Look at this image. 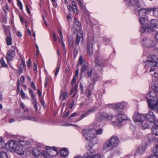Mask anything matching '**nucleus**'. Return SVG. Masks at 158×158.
Segmentation results:
<instances>
[{"label":"nucleus","mask_w":158,"mask_h":158,"mask_svg":"<svg viewBox=\"0 0 158 158\" xmlns=\"http://www.w3.org/2000/svg\"><path fill=\"white\" fill-rule=\"evenodd\" d=\"M156 83L155 82L154 85L152 87L153 90L148 94L146 98L149 107L158 111V85H156Z\"/></svg>","instance_id":"nucleus-1"},{"label":"nucleus","mask_w":158,"mask_h":158,"mask_svg":"<svg viewBox=\"0 0 158 158\" xmlns=\"http://www.w3.org/2000/svg\"><path fill=\"white\" fill-rule=\"evenodd\" d=\"M33 154L35 157L41 155L43 156L44 158H50L51 156H54V154H56V148H53L49 147H47L46 148H38L32 151Z\"/></svg>","instance_id":"nucleus-2"},{"label":"nucleus","mask_w":158,"mask_h":158,"mask_svg":"<svg viewBox=\"0 0 158 158\" xmlns=\"http://www.w3.org/2000/svg\"><path fill=\"white\" fill-rule=\"evenodd\" d=\"M144 120L146 121H144V123L142 126L143 128H150L152 124H153L154 128H158V126L154 123L156 121V118L152 112L150 111L146 114H144Z\"/></svg>","instance_id":"nucleus-3"},{"label":"nucleus","mask_w":158,"mask_h":158,"mask_svg":"<svg viewBox=\"0 0 158 158\" xmlns=\"http://www.w3.org/2000/svg\"><path fill=\"white\" fill-rule=\"evenodd\" d=\"M6 147L11 151H14L19 155L24 154V151L23 148L18 145L17 141L13 140L8 141L6 144Z\"/></svg>","instance_id":"nucleus-4"},{"label":"nucleus","mask_w":158,"mask_h":158,"mask_svg":"<svg viewBox=\"0 0 158 158\" xmlns=\"http://www.w3.org/2000/svg\"><path fill=\"white\" fill-rule=\"evenodd\" d=\"M95 129H84L82 133L85 138L93 144L97 143V139L95 136Z\"/></svg>","instance_id":"nucleus-5"},{"label":"nucleus","mask_w":158,"mask_h":158,"mask_svg":"<svg viewBox=\"0 0 158 158\" xmlns=\"http://www.w3.org/2000/svg\"><path fill=\"white\" fill-rule=\"evenodd\" d=\"M119 143L118 138L116 136H114L106 142L103 146V149L106 151H109L116 147Z\"/></svg>","instance_id":"nucleus-6"},{"label":"nucleus","mask_w":158,"mask_h":158,"mask_svg":"<svg viewBox=\"0 0 158 158\" xmlns=\"http://www.w3.org/2000/svg\"><path fill=\"white\" fill-rule=\"evenodd\" d=\"M139 8L138 7H135V11L136 15L140 17L145 15L146 14H148L152 11L153 12V14L155 16H157L156 15L157 11H156V8H148L147 9L142 8L138 10Z\"/></svg>","instance_id":"nucleus-7"},{"label":"nucleus","mask_w":158,"mask_h":158,"mask_svg":"<svg viewBox=\"0 0 158 158\" xmlns=\"http://www.w3.org/2000/svg\"><path fill=\"white\" fill-rule=\"evenodd\" d=\"M144 64V66L146 68L154 66L158 67V58L154 55L150 56Z\"/></svg>","instance_id":"nucleus-8"},{"label":"nucleus","mask_w":158,"mask_h":158,"mask_svg":"<svg viewBox=\"0 0 158 158\" xmlns=\"http://www.w3.org/2000/svg\"><path fill=\"white\" fill-rule=\"evenodd\" d=\"M144 117L143 114H135L133 116V118L134 121L139 127H140L142 125L143 126V124L144 123Z\"/></svg>","instance_id":"nucleus-9"},{"label":"nucleus","mask_w":158,"mask_h":158,"mask_svg":"<svg viewBox=\"0 0 158 158\" xmlns=\"http://www.w3.org/2000/svg\"><path fill=\"white\" fill-rule=\"evenodd\" d=\"M94 44V38L89 39L88 41L87 45V52L88 55H91L92 54V49Z\"/></svg>","instance_id":"nucleus-10"},{"label":"nucleus","mask_w":158,"mask_h":158,"mask_svg":"<svg viewBox=\"0 0 158 158\" xmlns=\"http://www.w3.org/2000/svg\"><path fill=\"white\" fill-rule=\"evenodd\" d=\"M142 42L143 45H145L147 47L151 48L154 45L152 40L146 38L143 39Z\"/></svg>","instance_id":"nucleus-11"},{"label":"nucleus","mask_w":158,"mask_h":158,"mask_svg":"<svg viewBox=\"0 0 158 158\" xmlns=\"http://www.w3.org/2000/svg\"><path fill=\"white\" fill-rule=\"evenodd\" d=\"M83 31L82 30H78L76 35V39L75 42V44L77 45L79 44V42H83Z\"/></svg>","instance_id":"nucleus-12"},{"label":"nucleus","mask_w":158,"mask_h":158,"mask_svg":"<svg viewBox=\"0 0 158 158\" xmlns=\"http://www.w3.org/2000/svg\"><path fill=\"white\" fill-rule=\"evenodd\" d=\"M139 22L143 26H147L150 23V21L147 17H140L139 18Z\"/></svg>","instance_id":"nucleus-13"},{"label":"nucleus","mask_w":158,"mask_h":158,"mask_svg":"<svg viewBox=\"0 0 158 158\" xmlns=\"http://www.w3.org/2000/svg\"><path fill=\"white\" fill-rule=\"evenodd\" d=\"M130 3L129 2L128 0H127V3L129 6H132L135 7H138L139 8L141 7V5L139 3V0H131Z\"/></svg>","instance_id":"nucleus-14"},{"label":"nucleus","mask_w":158,"mask_h":158,"mask_svg":"<svg viewBox=\"0 0 158 158\" xmlns=\"http://www.w3.org/2000/svg\"><path fill=\"white\" fill-rule=\"evenodd\" d=\"M74 25L75 27H73L72 28V30L73 31L74 34H75L76 33L77 29H80L81 27V23L78 21L76 20L75 18H74ZM80 30V29H79V30Z\"/></svg>","instance_id":"nucleus-15"},{"label":"nucleus","mask_w":158,"mask_h":158,"mask_svg":"<svg viewBox=\"0 0 158 158\" xmlns=\"http://www.w3.org/2000/svg\"><path fill=\"white\" fill-rule=\"evenodd\" d=\"M111 107L113 108L114 109H116L117 110H123L125 107V105L122 103H120L116 104H110Z\"/></svg>","instance_id":"nucleus-16"},{"label":"nucleus","mask_w":158,"mask_h":158,"mask_svg":"<svg viewBox=\"0 0 158 158\" xmlns=\"http://www.w3.org/2000/svg\"><path fill=\"white\" fill-rule=\"evenodd\" d=\"M82 158H100V156L99 154L92 155L91 152H88L86 155H84Z\"/></svg>","instance_id":"nucleus-17"},{"label":"nucleus","mask_w":158,"mask_h":158,"mask_svg":"<svg viewBox=\"0 0 158 158\" xmlns=\"http://www.w3.org/2000/svg\"><path fill=\"white\" fill-rule=\"evenodd\" d=\"M15 54V50H10L7 53L6 59L8 61L11 60Z\"/></svg>","instance_id":"nucleus-18"},{"label":"nucleus","mask_w":158,"mask_h":158,"mask_svg":"<svg viewBox=\"0 0 158 158\" xmlns=\"http://www.w3.org/2000/svg\"><path fill=\"white\" fill-rule=\"evenodd\" d=\"M142 30L143 32H151L153 30V28L152 26H150L149 24L147 26H143L142 27Z\"/></svg>","instance_id":"nucleus-19"},{"label":"nucleus","mask_w":158,"mask_h":158,"mask_svg":"<svg viewBox=\"0 0 158 158\" xmlns=\"http://www.w3.org/2000/svg\"><path fill=\"white\" fill-rule=\"evenodd\" d=\"M145 146L143 145H141L139 146L137 149L136 151V153L139 154H143L145 151Z\"/></svg>","instance_id":"nucleus-20"},{"label":"nucleus","mask_w":158,"mask_h":158,"mask_svg":"<svg viewBox=\"0 0 158 158\" xmlns=\"http://www.w3.org/2000/svg\"><path fill=\"white\" fill-rule=\"evenodd\" d=\"M117 119L119 122H121L122 121L126 120L127 117L125 114H119L117 115Z\"/></svg>","instance_id":"nucleus-21"},{"label":"nucleus","mask_w":158,"mask_h":158,"mask_svg":"<svg viewBox=\"0 0 158 158\" xmlns=\"http://www.w3.org/2000/svg\"><path fill=\"white\" fill-rule=\"evenodd\" d=\"M61 156L62 157H65L69 154V151L66 148H64L60 151Z\"/></svg>","instance_id":"nucleus-22"},{"label":"nucleus","mask_w":158,"mask_h":158,"mask_svg":"<svg viewBox=\"0 0 158 158\" xmlns=\"http://www.w3.org/2000/svg\"><path fill=\"white\" fill-rule=\"evenodd\" d=\"M153 155L152 156L151 158H158V145H156L153 150Z\"/></svg>","instance_id":"nucleus-23"},{"label":"nucleus","mask_w":158,"mask_h":158,"mask_svg":"<svg viewBox=\"0 0 158 158\" xmlns=\"http://www.w3.org/2000/svg\"><path fill=\"white\" fill-rule=\"evenodd\" d=\"M3 30L6 36L8 35H11L10 33V27L9 26H7L6 25H3Z\"/></svg>","instance_id":"nucleus-24"},{"label":"nucleus","mask_w":158,"mask_h":158,"mask_svg":"<svg viewBox=\"0 0 158 158\" xmlns=\"http://www.w3.org/2000/svg\"><path fill=\"white\" fill-rule=\"evenodd\" d=\"M19 144L23 146H25L29 144V142L27 140L24 139H20L19 140Z\"/></svg>","instance_id":"nucleus-25"},{"label":"nucleus","mask_w":158,"mask_h":158,"mask_svg":"<svg viewBox=\"0 0 158 158\" xmlns=\"http://www.w3.org/2000/svg\"><path fill=\"white\" fill-rule=\"evenodd\" d=\"M68 93L66 92H60V99L62 101L67 97Z\"/></svg>","instance_id":"nucleus-26"},{"label":"nucleus","mask_w":158,"mask_h":158,"mask_svg":"<svg viewBox=\"0 0 158 158\" xmlns=\"http://www.w3.org/2000/svg\"><path fill=\"white\" fill-rule=\"evenodd\" d=\"M151 26L158 28V20L156 19H152L150 22Z\"/></svg>","instance_id":"nucleus-27"},{"label":"nucleus","mask_w":158,"mask_h":158,"mask_svg":"<svg viewBox=\"0 0 158 158\" xmlns=\"http://www.w3.org/2000/svg\"><path fill=\"white\" fill-rule=\"evenodd\" d=\"M88 67H90L88 66V64L87 63H85L83 64L81 69V72L82 73L85 71H86L88 70Z\"/></svg>","instance_id":"nucleus-28"},{"label":"nucleus","mask_w":158,"mask_h":158,"mask_svg":"<svg viewBox=\"0 0 158 158\" xmlns=\"http://www.w3.org/2000/svg\"><path fill=\"white\" fill-rule=\"evenodd\" d=\"M102 115L103 117L104 118L108 120H110L112 118V115H110L108 114L105 113H103Z\"/></svg>","instance_id":"nucleus-29"},{"label":"nucleus","mask_w":158,"mask_h":158,"mask_svg":"<svg viewBox=\"0 0 158 158\" xmlns=\"http://www.w3.org/2000/svg\"><path fill=\"white\" fill-rule=\"evenodd\" d=\"M11 35H8L6 36L7 37L6 39V44L8 45H11L12 44V38L10 37Z\"/></svg>","instance_id":"nucleus-30"},{"label":"nucleus","mask_w":158,"mask_h":158,"mask_svg":"<svg viewBox=\"0 0 158 158\" xmlns=\"http://www.w3.org/2000/svg\"><path fill=\"white\" fill-rule=\"evenodd\" d=\"M24 119L27 120H30L32 121H36L37 120L36 118L34 117L25 116L24 117Z\"/></svg>","instance_id":"nucleus-31"},{"label":"nucleus","mask_w":158,"mask_h":158,"mask_svg":"<svg viewBox=\"0 0 158 158\" xmlns=\"http://www.w3.org/2000/svg\"><path fill=\"white\" fill-rule=\"evenodd\" d=\"M0 158H8L6 153L4 151L0 152Z\"/></svg>","instance_id":"nucleus-32"},{"label":"nucleus","mask_w":158,"mask_h":158,"mask_svg":"<svg viewBox=\"0 0 158 158\" xmlns=\"http://www.w3.org/2000/svg\"><path fill=\"white\" fill-rule=\"evenodd\" d=\"M101 123H98V124L97 123H93L91 125L90 127L91 128H95V127H102L101 125Z\"/></svg>","instance_id":"nucleus-33"},{"label":"nucleus","mask_w":158,"mask_h":158,"mask_svg":"<svg viewBox=\"0 0 158 158\" xmlns=\"http://www.w3.org/2000/svg\"><path fill=\"white\" fill-rule=\"evenodd\" d=\"M72 4L73 6V9L74 13L76 14H78V10L77 8V6L76 3L74 2H72Z\"/></svg>","instance_id":"nucleus-34"},{"label":"nucleus","mask_w":158,"mask_h":158,"mask_svg":"<svg viewBox=\"0 0 158 158\" xmlns=\"http://www.w3.org/2000/svg\"><path fill=\"white\" fill-rule=\"evenodd\" d=\"M92 68L91 67L88 68V70L86 71L87 72V73L88 77H89L91 76L92 73Z\"/></svg>","instance_id":"nucleus-35"},{"label":"nucleus","mask_w":158,"mask_h":158,"mask_svg":"<svg viewBox=\"0 0 158 158\" xmlns=\"http://www.w3.org/2000/svg\"><path fill=\"white\" fill-rule=\"evenodd\" d=\"M102 132L103 130L102 129H97V130L95 129V132H94V133L96 136V135L102 134Z\"/></svg>","instance_id":"nucleus-36"},{"label":"nucleus","mask_w":158,"mask_h":158,"mask_svg":"<svg viewBox=\"0 0 158 158\" xmlns=\"http://www.w3.org/2000/svg\"><path fill=\"white\" fill-rule=\"evenodd\" d=\"M148 138L149 142H151L152 141H153L154 138V137L153 135L150 134L148 135Z\"/></svg>","instance_id":"nucleus-37"},{"label":"nucleus","mask_w":158,"mask_h":158,"mask_svg":"<svg viewBox=\"0 0 158 158\" xmlns=\"http://www.w3.org/2000/svg\"><path fill=\"white\" fill-rule=\"evenodd\" d=\"M94 108H92L88 109L86 111V114H87L88 115L90 114L91 113L94 112Z\"/></svg>","instance_id":"nucleus-38"},{"label":"nucleus","mask_w":158,"mask_h":158,"mask_svg":"<svg viewBox=\"0 0 158 158\" xmlns=\"http://www.w3.org/2000/svg\"><path fill=\"white\" fill-rule=\"evenodd\" d=\"M4 144L2 138L0 137V148H3L4 145Z\"/></svg>","instance_id":"nucleus-39"},{"label":"nucleus","mask_w":158,"mask_h":158,"mask_svg":"<svg viewBox=\"0 0 158 158\" xmlns=\"http://www.w3.org/2000/svg\"><path fill=\"white\" fill-rule=\"evenodd\" d=\"M24 67L23 66V65H20L19 66L18 72L19 73L21 74L23 73V68Z\"/></svg>","instance_id":"nucleus-40"},{"label":"nucleus","mask_w":158,"mask_h":158,"mask_svg":"<svg viewBox=\"0 0 158 158\" xmlns=\"http://www.w3.org/2000/svg\"><path fill=\"white\" fill-rule=\"evenodd\" d=\"M94 144H93L91 142L90 143H89V144H88L87 146H86V148L88 150H91L92 149L93 146Z\"/></svg>","instance_id":"nucleus-41"},{"label":"nucleus","mask_w":158,"mask_h":158,"mask_svg":"<svg viewBox=\"0 0 158 158\" xmlns=\"http://www.w3.org/2000/svg\"><path fill=\"white\" fill-rule=\"evenodd\" d=\"M17 5L19 7V9L21 10H22L23 8V5L22 3L19 0H17Z\"/></svg>","instance_id":"nucleus-42"},{"label":"nucleus","mask_w":158,"mask_h":158,"mask_svg":"<svg viewBox=\"0 0 158 158\" xmlns=\"http://www.w3.org/2000/svg\"><path fill=\"white\" fill-rule=\"evenodd\" d=\"M21 98L23 99H25L26 98L25 94L22 89H21Z\"/></svg>","instance_id":"nucleus-43"},{"label":"nucleus","mask_w":158,"mask_h":158,"mask_svg":"<svg viewBox=\"0 0 158 158\" xmlns=\"http://www.w3.org/2000/svg\"><path fill=\"white\" fill-rule=\"evenodd\" d=\"M68 41L69 43V45L70 47L72 46L73 44V39L72 38H69L68 39Z\"/></svg>","instance_id":"nucleus-44"},{"label":"nucleus","mask_w":158,"mask_h":158,"mask_svg":"<svg viewBox=\"0 0 158 158\" xmlns=\"http://www.w3.org/2000/svg\"><path fill=\"white\" fill-rule=\"evenodd\" d=\"M86 95L88 98H90L91 96V94L90 91L89 90H87L86 91Z\"/></svg>","instance_id":"nucleus-45"},{"label":"nucleus","mask_w":158,"mask_h":158,"mask_svg":"<svg viewBox=\"0 0 158 158\" xmlns=\"http://www.w3.org/2000/svg\"><path fill=\"white\" fill-rule=\"evenodd\" d=\"M152 131L153 134L158 136V129H152Z\"/></svg>","instance_id":"nucleus-46"},{"label":"nucleus","mask_w":158,"mask_h":158,"mask_svg":"<svg viewBox=\"0 0 158 158\" xmlns=\"http://www.w3.org/2000/svg\"><path fill=\"white\" fill-rule=\"evenodd\" d=\"M84 61V60H83L82 57V56H80L78 60L79 64L80 65Z\"/></svg>","instance_id":"nucleus-47"},{"label":"nucleus","mask_w":158,"mask_h":158,"mask_svg":"<svg viewBox=\"0 0 158 158\" xmlns=\"http://www.w3.org/2000/svg\"><path fill=\"white\" fill-rule=\"evenodd\" d=\"M0 62L2 66L6 67L7 66L2 57L1 59Z\"/></svg>","instance_id":"nucleus-48"},{"label":"nucleus","mask_w":158,"mask_h":158,"mask_svg":"<svg viewBox=\"0 0 158 158\" xmlns=\"http://www.w3.org/2000/svg\"><path fill=\"white\" fill-rule=\"evenodd\" d=\"M98 78V76L97 73L94 74L93 80L94 81H96Z\"/></svg>","instance_id":"nucleus-49"},{"label":"nucleus","mask_w":158,"mask_h":158,"mask_svg":"<svg viewBox=\"0 0 158 158\" xmlns=\"http://www.w3.org/2000/svg\"><path fill=\"white\" fill-rule=\"evenodd\" d=\"M49 81V79L48 77H45V84L44 85V86L45 88H46L47 86V83Z\"/></svg>","instance_id":"nucleus-50"},{"label":"nucleus","mask_w":158,"mask_h":158,"mask_svg":"<svg viewBox=\"0 0 158 158\" xmlns=\"http://www.w3.org/2000/svg\"><path fill=\"white\" fill-rule=\"evenodd\" d=\"M76 77H74L73 78V79L72 81L71 82V84L72 85H73L74 83L76 82Z\"/></svg>","instance_id":"nucleus-51"},{"label":"nucleus","mask_w":158,"mask_h":158,"mask_svg":"<svg viewBox=\"0 0 158 158\" xmlns=\"http://www.w3.org/2000/svg\"><path fill=\"white\" fill-rule=\"evenodd\" d=\"M59 69H60V67L58 66L56 68V70L55 72V76H56L57 75V74L58 73V72L59 71Z\"/></svg>","instance_id":"nucleus-52"},{"label":"nucleus","mask_w":158,"mask_h":158,"mask_svg":"<svg viewBox=\"0 0 158 158\" xmlns=\"http://www.w3.org/2000/svg\"><path fill=\"white\" fill-rule=\"evenodd\" d=\"M87 115H88V114H86V112H85V114H83L82 115H81L80 116V119H81L83 118L86 116Z\"/></svg>","instance_id":"nucleus-53"},{"label":"nucleus","mask_w":158,"mask_h":158,"mask_svg":"<svg viewBox=\"0 0 158 158\" xmlns=\"http://www.w3.org/2000/svg\"><path fill=\"white\" fill-rule=\"evenodd\" d=\"M79 5H80V8L81 9H83L84 8V6L83 5V4L82 2H79Z\"/></svg>","instance_id":"nucleus-54"},{"label":"nucleus","mask_w":158,"mask_h":158,"mask_svg":"<svg viewBox=\"0 0 158 158\" xmlns=\"http://www.w3.org/2000/svg\"><path fill=\"white\" fill-rule=\"evenodd\" d=\"M27 66L29 68L30 67V64H31V61L30 59H29L27 61Z\"/></svg>","instance_id":"nucleus-55"},{"label":"nucleus","mask_w":158,"mask_h":158,"mask_svg":"<svg viewBox=\"0 0 158 158\" xmlns=\"http://www.w3.org/2000/svg\"><path fill=\"white\" fill-rule=\"evenodd\" d=\"M78 86V84H76L75 85L74 87V91L75 92V93L77 92V87Z\"/></svg>","instance_id":"nucleus-56"},{"label":"nucleus","mask_w":158,"mask_h":158,"mask_svg":"<svg viewBox=\"0 0 158 158\" xmlns=\"http://www.w3.org/2000/svg\"><path fill=\"white\" fill-rule=\"evenodd\" d=\"M16 35L18 37H21L22 36L21 33L19 31H18Z\"/></svg>","instance_id":"nucleus-57"},{"label":"nucleus","mask_w":158,"mask_h":158,"mask_svg":"<svg viewBox=\"0 0 158 158\" xmlns=\"http://www.w3.org/2000/svg\"><path fill=\"white\" fill-rule=\"evenodd\" d=\"M26 10H27V12L29 14L30 13V11L28 6H27V5H26Z\"/></svg>","instance_id":"nucleus-58"},{"label":"nucleus","mask_w":158,"mask_h":158,"mask_svg":"<svg viewBox=\"0 0 158 158\" xmlns=\"http://www.w3.org/2000/svg\"><path fill=\"white\" fill-rule=\"evenodd\" d=\"M32 102L33 104L37 103V102L36 100V98H34L32 99Z\"/></svg>","instance_id":"nucleus-59"},{"label":"nucleus","mask_w":158,"mask_h":158,"mask_svg":"<svg viewBox=\"0 0 158 158\" xmlns=\"http://www.w3.org/2000/svg\"><path fill=\"white\" fill-rule=\"evenodd\" d=\"M24 80H25V78H24V77H23V76H22L21 77L20 79V81L21 82L23 83L24 82Z\"/></svg>","instance_id":"nucleus-60"},{"label":"nucleus","mask_w":158,"mask_h":158,"mask_svg":"<svg viewBox=\"0 0 158 158\" xmlns=\"http://www.w3.org/2000/svg\"><path fill=\"white\" fill-rule=\"evenodd\" d=\"M69 113V111H68L65 114H64V116H63L64 117V118L67 117H68V116Z\"/></svg>","instance_id":"nucleus-61"},{"label":"nucleus","mask_w":158,"mask_h":158,"mask_svg":"<svg viewBox=\"0 0 158 158\" xmlns=\"http://www.w3.org/2000/svg\"><path fill=\"white\" fill-rule=\"evenodd\" d=\"M2 97H3V95L2 94V92H0V102H2Z\"/></svg>","instance_id":"nucleus-62"},{"label":"nucleus","mask_w":158,"mask_h":158,"mask_svg":"<svg viewBox=\"0 0 158 158\" xmlns=\"http://www.w3.org/2000/svg\"><path fill=\"white\" fill-rule=\"evenodd\" d=\"M68 9L69 10L71 11L73 10L72 6L70 5H68L67 6Z\"/></svg>","instance_id":"nucleus-63"},{"label":"nucleus","mask_w":158,"mask_h":158,"mask_svg":"<svg viewBox=\"0 0 158 158\" xmlns=\"http://www.w3.org/2000/svg\"><path fill=\"white\" fill-rule=\"evenodd\" d=\"M40 103L43 106H44L45 104L44 102V100L42 99H41L40 100Z\"/></svg>","instance_id":"nucleus-64"}]
</instances>
